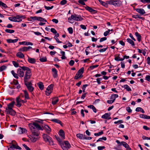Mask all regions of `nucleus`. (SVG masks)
<instances>
[{
    "mask_svg": "<svg viewBox=\"0 0 150 150\" xmlns=\"http://www.w3.org/2000/svg\"><path fill=\"white\" fill-rule=\"evenodd\" d=\"M20 67L24 71H25L24 78V83L28 82V81L32 76L31 69L29 67L25 66L21 67Z\"/></svg>",
    "mask_w": 150,
    "mask_h": 150,
    "instance_id": "obj_1",
    "label": "nucleus"
},
{
    "mask_svg": "<svg viewBox=\"0 0 150 150\" xmlns=\"http://www.w3.org/2000/svg\"><path fill=\"white\" fill-rule=\"evenodd\" d=\"M108 4L113 5L115 6H120L122 4L121 1L119 0H109L106 1Z\"/></svg>",
    "mask_w": 150,
    "mask_h": 150,
    "instance_id": "obj_2",
    "label": "nucleus"
},
{
    "mask_svg": "<svg viewBox=\"0 0 150 150\" xmlns=\"http://www.w3.org/2000/svg\"><path fill=\"white\" fill-rule=\"evenodd\" d=\"M16 105L18 107H20L22 105V103H24L27 102V100H22L20 96H18L16 98Z\"/></svg>",
    "mask_w": 150,
    "mask_h": 150,
    "instance_id": "obj_3",
    "label": "nucleus"
},
{
    "mask_svg": "<svg viewBox=\"0 0 150 150\" xmlns=\"http://www.w3.org/2000/svg\"><path fill=\"white\" fill-rule=\"evenodd\" d=\"M61 146L63 150H68V149L71 147L70 144L67 141H64L63 143L61 144Z\"/></svg>",
    "mask_w": 150,
    "mask_h": 150,
    "instance_id": "obj_4",
    "label": "nucleus"
},
{
    "mask_svg": "<svg viewBox=\"0 0 150 150\" xmlns=\"http://www.w3.org/2000/svg\"><path fill=\"white\" fill-rule=\"evenodd\" d=\"M116 142L118 144V146H120L121 145H122L127 150H131V148L126 142L123 141L120 142L118 140H116Z\"/></svg>",
    "mask_w": 150,
    "mask_h": 150,
    "instance_id": "obj_5",
    "label": "nucleus"
},
{
    "mask_svg": "<svg viewBox=\"0 0 150 150\" xmlns=\"http://www.w3.org/2000/svg\"><path fill=\"white\" fill-rule=\"evenodd\" d=\"M27 87L28 91L33 94L32 92L34 90V88L32 86V84L31 81L24 83Z\"/></svg>",
    "mask_w": 150,
    "mask_h": 150,
    "instance_id": "obj_6",
    "label": "nucleus"
},
{
    "mask_svg": "<svg viewBox=\"0 0 150 150\" xmlns=\"http://www.w3.org/2000/svg\"><path fill=\"white\" fill-rule=\"evenodd\" d=\"M54 85L51 84L47 88L45 91V94L46 95L48 96L52 92Z\"/></svg>",
    "mask_w": 150,
    "mask_h": 150,
    "instance_id": "obj_7",
    "label": "nucleus"
},
{
    "mask_svg": "<svg viewBox=\"0 0 150 150\" xmlns=\"http://www.w3.org/2000/svg\"><path fill=\"white\" fill-rule=\"evenodd\" d=\"M15 144H11L9 148L8 149V150L10 149V150H14V149H17L21 150V147L19 146L18 145H15Z\"/></svg>",
    "mask_w": 150,
    "mask_h": 150,
    "instance_id": "obj_8",
    "label": "nucleus"
},
{
    "mask_svg": "<svg viewBox=\"0 0 150 150\" xmlns=\"http://www.w3.org/2000/svg\"><path fill=\"white\" fill-rule=\"evenodd\" d=\"M5 111L7 114H9L11 115H15L16 113L15 111L12 108L6 109Z\"/></svg>",
    "mask_w": 150,
    "mask_h": 150,
    "instance_id": "obj_9",
    "label": "nucleus"
},
{
    "mask_svg": "<svg viewBox=\"0 0 150 150\" xmlns=\"http://www.w3.org/2000/svg\"><path fill=\"white\" fill-rule=\"evenodd\" d=\"M25 71L21 68H18L17 70V73L20 77H23L24 76Z\"/></svg>",
    "mask_w": 150,
    "mask_h": 150,
    "instance_id": "obj_10",
    "label": "nucleus"
},
{
    "mask_svg": "<svg viewBox=\"0 0 150 150\" xmlns=\"http://www.w3.org/2000/svg\"><path fill=\"white\" fill-rule=\"evenodd\" d=\"M30 129H31L32 134L33 135V136L38 137L39 135V134L37 131H36L35 130V127L32 126V127H30Z\"/></svg>",
    "mask_w": 150,
    "mask_h": 150,
    "instance_id": "obj_11",
    "label": "nucleus"
},
{
    "mask_svg": "<svg viewBox=\"0 0 150 150\" xmlns=\"http://www.w3.org/2000/svg\"><path fill=\"white\" fill-rule=\"evenodd\" d=\"M30 126H31V127L32 126H33V127H34L36 129L39 130H43L41 127L38 123H33Z\"/></svg>",
    "mask_w": 150,
    "mask_h": 150,
    "instance_id": "obj_12",
    "label": "nucleus"
},
{
    "mask_svg": "<svg viewBox=\"0 0 150 150\" xmlns=\"http://www.w3.org/2000/svg\"><path fill=\"white\" fill-rule=\"evenodd\" d=\"M85 8L86 10L88 11L91 13L94 14L97 13V11L93 9L91 7L88 6L85 7Z\"/></svg>",
    "mask_w": 150,
    "mask_h": 150,
    "instance_id": "obj_13",
    "label": "nucleus"
},
{
    "mask_svg": "<svg viewBox=\"0 0 150 150\" xmlns=\"http://www.w3.org/2000/svg\"><path fill=\"white\" fill-rule=\"evenodd\" d=\"M32 48V47L30 46L28 47L24 46L23 47L21 48L19 50L22 52H26L29 50V49Z\"/></svg>",
    "mask_w": 150,
    "mask_h": 150,
    "instance_id": "obj_14",
    "label": "nucleus"
},
{
    "mask_svg": "<svg viewBox=\"0 0 150 150\" xmlns=\"http://www.w3.org/2000/svg\"><path fill=\"white\" fill-rule=\"evenodd\" d=\"M59 134L61 137L62 139H65V134L64 132L62 129H60L59 132Z\"/></svg>",
    "mask_w": 150,
    "mask_h": 150,
    "instance_id": "obj_15",
    "label": "nucleus"
},
{
    "mask_svg": "<svg viewBox=\"0 0 150 150\" xmlns=\"http://www.w3.org/2000/svg\"><path fill=\"white\" fill-rule=\"evenodd\" d=\"M136 11L141 15H143L145 13L144 10L142 8H137L135 9Z\"/></svg>",
    "mask_w": 150,
    "mask_h": 150,
    "instance_id": "obj_16",
    "label": "nucleus"
},
{
    "mask_svg": "<svg viewBox=\"0 0 150 150\" xmlns=\"http://www.w3.org/2000/svg\"><path fill=\"white\" fill-rule=\"evenodd\" d=\"M43 128L48 133H49L51 131V129L47 125H45Z\"/></svg>",
    "mask_w": 150,
    "mask_h": 150,
    "instance_id": "obj_17",
    "label": "nucleus"
},
{
    "mask_svg": "<svg viewBox=\"0 0 150 150\" xmlns=\"http://www.w3.org/2000/svg\"><path fill=\"white\" fill-rule=\"evenodd\" d=\"M101 118L103 119H107L108 120H109L111 119L110 115L108 113H106L103 115L101 117Z\"/></svg>",
    "mask_w": 150,
    "mask_h": 150,
    "instance_id": "obj_18",
    "label": "nucleus"
},
{
    "mask_svg": "<svg viewBox=\"0 0 150 150\" xmlns=\"http://www.w3.org/2000/svg\"><path fill=\"white\" fill-rule=\"evenodd\" d=\"M38 139V137H36L33 136H31V137L30 138V139L32 142H35Z\"/></svg>",
    "mask_w": 150,
    "mask_h": 150,
    "instance_id": "obj_19",
    "label": "nucleus"
},
{
    "mask_svg": "<svg viewBox=\"0 0 150 150\" xmlns=\"http://www.w3.org/2000/svg\"><path fill=\"white\" fill-rule=\"evenodd\" d=\"M13 21L16 22H20L22 21L21 19H20V17L16 16L13 17Z\"/></svg>",
    "mask_w": 150,
    "mask_h": 150,
    "instance_id": "obj_20",
    "label": "nucleus"
},
{
    "mask_svg": "<svg viewBox=\"0 0 150 150\" xmlns=\"http://www.w3.org/2000/svg\"><path fill=\"white\" fill-rule=\"evenodd\" d=\"M37 85L39 88L41 90H43L44 88V86L43 83L41 82H40L37 83Z\"/></svg>",
    "mask_w": 150,
    "mask_h": 150,
    "instance_id": "obj_21",
    "label": "nucleus"
},
{
    "mask_svg": "<svg viewBox=\"0 0 150 150\" xmlns=\"http://www.w3.org/2000/svg\"><path fill=\"white\" fill-rule=\"evenodd\" d=\"M52 71L53 72V76L54 78H56L57 76V71L55 68L52 69Z\"/></svg>",
    "mask_w": 150,
    "mask_h": 150,
    "instance_id": "obj_22",
    "label": "nucleus"
},
{
    "mask_svg": "<svg viewBox=\"0 0 150 150\" xmlns=\"http://www.w3.org/2000/svg\"><path fill=\"white\" fill-rule=\"evenodd\" d=\"M14 103V101H12L11 103L9 104L8 105V106L7 108H6V109L10 108H12L13 106Z\"/></svg>",
    "mask_w": 150,
    "mask_h": 150,
    "instance_id": "obj_23",
    "label": "nucleus"
},
{
    "mask_svg": "<svg viewBox=\"0 0 150 150\" xmlns=\"http://www.w3.org/2000/svg\"><path fill=\"white\" fill-rule=\"evenodd\" d=\"M47 142L50 145H53L54 144L52 140V138L50 137H48V139L47 140Z\"/></svg>",
    "mask_w": 150,
    "mask_h": 150,
    "instance_id": "obj_24",
    "label": "nucleus"
},
{
    "mask_svg": "<svg viewBox=\"0 0 150 150\" xmlns=\"http://www.w3.org/2000/svg\"><path fill=\"white\" fill-rule=\"evenodd\" d=\"M16 56L20 58H23L25 57L24 54L21 52L17 53Z\"/></svg>",
    "mask_w": 150,
    "mask_h": 150,
    "instance_id": "obj_25",
    "label": "nucleus"
},
{
    "mask_svg": "<svg viewBox=\"0 0 150 150\" xmlns=\"http://www.w3.org/2000/svg\"><path fill=\"white\" fill-rule=\"evenodd\" d=\"M76 137L80 139H84L85 136L82 134H78L76 135Z\"/></svg>",
    "mask_w": 150,
    "mask_h": 150,
    "instance_id": "obj_26",
    "label": "nucleus"
},
{
    "mask_svg": "<svg viewBox=\"0 0 150 150\" xmlns=\"http://www.w3.org/2000/svg\"><path fill=\"white\" fill-rule=\"evenodd\" d=\"M18 39H16L14 40H12L11 39H7L6 40V41L7 42L9 43H15L16 42L18 41Z\"/></svg>",
    "mask_w": 150,
    "mask_h": 150,
    "instance_id": "obj_27",
    "label": "nucleus"
},
{
    "mask_svg": "<svg viewBox=\"0 0 150 150\" xmlns=\"http://www.w3.org/2000/svg\"><path fill=\"white\" fill-rule=\"evenodd\" d=\"M28 62L31 64H33L35 62V60L34 58L28 57Z\"/></svg>",
    "mask_w": 150,
    "mask_h": 150,
    "instance_id": "obj_28",
    "label": "nucleus"
},
{
    "mask_svg": "<svg viewBox=\"0 0 150 150\" xmlns=\"http://www.w3.org/2000/svg\"><path fill=\"white\" fill-rule=\"evenodd\" d=\"M118 96L117 94H112L111 96L110 99H112V100H114V101L115 100L116 98H117Z\"/></svg>",
    "mask_w": 150,
    "mask_h": 150,
    "instance_id": "obj_29",
    "label": "nucleus"
},
{
    "mask_svg": "<svg viewBox=\"0 0 150 150\" xmlns=\"http://www.w3.org/2000/svg\"><path fill=\"white\" fill-rule=\"evenodd\" d=\"M127 41L132 46H134L135 44L134 41L130 38H127Z\"/></svg>",
    "mask_w": 150,
    "mask_h": 150,
    "instance_id": "obj_30",
    "label": "nucleus"
},
{
    "mask_svg": "<svg viewBox=\"0 0 150 150\" xmlns=\"http://www.w3.org/2000/svg\"><path fill=\"white\" fill-rule=\"evenodd\" d=\"M135 35L137 37V39L139 42H140L141 40V35L137 32L135 33Z\"/></svg>",
    "mask_w": 150,
    "mask_h": 150,
    "instance_id": "obj_31",
    "label": "nucleus"
},
{
    "mask_svg": "<svg viewBox=\"0 0 150 150\" xmlns=\"http://www.w3.org/2000/svg\"><path fill=\"white\" fill-rule=\"evenodd\" d=\"M52 121L53 122H55L56 123L59 124L61 126H62V123L61 121L60 120L57 119H53L52 120Z\"/></svg>",
    "mask_w": 150,
    "mask_h": 150,
    "instance_id": "obj_32",
    "label": "nucleus"
},
{
    "mask_svg": "<svg viewBox=\"0 0 150 150\" xmlns=\"http://www.w3.org/2000/svg\"><path fill=\"white\" fill-rule=\"evenodd\" d=\"M59 99L57 98H53L52 101V104L53 105H54L56 104V103L58 101Z\"/></svg>",
    "mask_w": 150,
    "mask_h": 150,
    "instance_id": "obj_33",
    "label": "nucleus"
},
{
    "mask_svg": "<svg viewBox=\"0 0 150 150\" xmlns=\"http://www.w3.org/2000/svg\"><path fill=\"white\" fill-rule=\"evenodd\" d=\"M11 73L13 75V76L16 79H18V74H17L15 73L14 70H12L11 71Z\"/></svg>",
    "mask_w": 150,
    "mask_h": 150,
    "instance_id": "obj_34",
    "label": "nucleus"
},
{
    "mask_svg": "<svg viewBox=\"0 0 150 150\" xmlns=\"http://www.w3.org/2000/svg\"><path fill=\"white\" fill-rule=\"evenodd\" d=\"M37 20L38 21L45 22H47L46 20L44 18H42L41 17L37 16Z\"/></svg>",
    "mask_w": 150,
    "mask_h": 150,
    "instance_id": "obj_35",
    "label": "nucleus"
},
{
    "mask_svg": "<svg viewBox=\"0 0 150 150\" xmlns=\"http://www.w3.org/2000/svg\"><path fill=\"white\" fill-rule=\"evenodd\" d=\"M19 129V131L21 132V134L26 133L27 132V130L24 128L20 127Z\"/></svg>",
    "mask_w": 150,
    "mask_h": 150,
    "instance_id": "obj_36",
    "label": "nucleus"
},
{
    "mask_svg": "<svg viewBox=\"0 0 150 150\" xmlns=\"http://www.w3.org/2000/svg\"><path fill=\"white\" fill-rule=\"evenodd\" d=\"M83 20V18L81 17V16H78L76 15V18L75 19V20L76 21H81Z\"/></svg>",
    "mask_w": 150,
    "mask_h": 150,
    "instance_id": "obj_37",
    "label": "nucleus"
},
{
    "mask_svg": "<svg viewBox=\"0 0 150 150\" xmlns=\"http://www.w3.org/2000/svg\"><path fill=\"white\" fill-rule=\"evenodd\" d=\"M98 1L103 6L106 7H107V3H106L102 1L101 0H98Z\"/></svg>",
    "mask_w": 150,
    "mask_h": 150,
    "instance_id": "obj_38",
    "label": "nucleus"
},
{
    "mask_svg": "<svg viewBox=\"0 0 150 150\" xmlns=\"http://www.w3.org/2000/svg\"><path fill=\"white\" fill-rule=\"evenodd\" d=\"M132 17L133 18H134L135 19L140 18V19H141L142 20H143L144 19V18H143L142 17H141L138 15H133L132 16Z\"/></svg>",
    "mask_w": 150,
    "mask_h": 150,
    "instance_id": "obj_39",
    "label": "nucleus"
},
{
    "mask_svg": "<svg viewBox=\"0 0 150 150\" xmlns=\"http://www.w3.org/2000/svg\"><path fill=\"white\" fill-rule=\"evenodd\" d=\"M76 14H74V15H72L71 16V17L68 18V20H71V19H73L75 20V19L76 18Z\"/></svg>",
    "mask_w": 150,
    "mask_h": 150,
    "instance_id": "obj_40",
    "label": "nucleus"
},
{
    "mask_svg": "<svg viewBox=\"0 0 150 150\" xmlns=\"http://www.w3.org/2000/svg\"><path fill=\"white\" fill-rule=\"evenodd\" d=\"M23 92L25 94V98L27 99H29L28 94L27 91L26 90H24L23 91Z\"/></svg>",
    "mask_w": 150,
    "mask_h": 150,
    "instance_id": "obj_41",
    "label": "nucleus"
},
{
    "mask_svg": "<svg viewBox=\"0 0 150 150\" xmlns=\"http://www.w3.org/2000/svg\"><path fill=\"white\" fill-rule=\"evenodd\" d=\"M5 31L7 33H12L14 32V30H10L8 29H5Z\"/></svg>",
    "mask_w": 150,
    "mask_h": 150,
    "instance_id": "obj_42",
    "label": "nucleus"
},
{
    "mask_svg": "<svg viewBox=\"0 0 150 150\" xmlns=\"http://www.w3.org/2000/svg\"><path fill=\"white\" fill-rule=\"evenodd\" d=\"M120 54H118V55L117 57H115V60L118 61H123V59L122 58H120L119 57Z\"/></svg>",
    "mask_w": 150,
    "mask_h": 150,
    "instance_id": "obj_43",
    "label": "nucleus"
},
{
    "mask_svg": "<svg viewBox=\"0 0 150 150\" xmlns=\"http://www.w3.org/2000/svg\"><path fill=\"white\" fill-rule=\"evenodd\" d=\"M39 60L41 62H46L47 61V59L46 57L40 58Z\"/></svg>",
    "mask_w": 150,
    "mask_h": 150,
    "instance_id": "obj_44",
    "label": "nucleus"
},
{
    "mask_svg": "<svg viewBox=\"0 0 150 150\" xmlns=\"http://www.w3.org/2000/svg\"><path fill=\"white\" fill-rule=\"evenodd\" d=\"M48 137H50V136L46 134H44L43 135V138L44 140L46 142H47V140L48 139Z\"/></svg>",
    "mask_w": 150,
    "mask_h": 150,
    "instance_id": "obj_45",
    "label": "nucleus"
},
{
    "mask_svg": "<svg viewBox=\"0 0 150 150\" xmlns=\"http://www.w3.org/2000/svg\"><path fill=\"white\" fill-rule=\"evenodd\" d=\"M124 87H125V88L128 91H131V89L127 85H124Z\"/></svg>",
    "mask_w": 150,
    "mask_h": 150,
    "instance_id": "obj_46",
    "label": "nucleus"
},
{
    "mask_svg": "<svg viewBox=\"0 0 150 150\" xmlns=\"http://www.w3.org/2000/svg\"><path fill=\"white\" fill-rule=\"evenodd\" d=\"M81 76V75L80 74L77 72L74 77V79H77L80 78Z\"/></svg>",
    "mask_w": 150,
    "mask_h": 150,
    "instance_id": "obj_47",
    "label": "nucleus"
},
{
    "mask_svg": "<svg viewBox=\"0 0 150 150\" xmlns=\"http://www.w3.org/2000/svg\"><path fill=\"white\" fill-rule=\"evenodd\" d=\"M84 71V68L83 67H82L77 72L78 73H79L81 75L83 74Z\"/></svg>",
    "mask_w": 150,
    "mask_h": 150,
    "instance_id": "obj_48",
    "label": "nucleus"
},
{
    "mask_svg": "<svg viewBox=\"0 0 150 150\" xmlns=\"http://www.w3.org/2000/svg\"><path fill=\"white\" fill-rule=\"evenodd\" d=\"M107 139L106 137H103L102 138H99L97 141V142H98L100 141H101L102 140L105 141Z\"/></svg>",
    "mask_w": 150,
    "mask_h": 150,
    "instance_id": "obj_49",
    "label": "nucleus"
},
{
    "mask_svg": "<svg viewBox=\"0 0 150 150\" xmlns=\"http://www.w3.org/2000/svg\"><path fill=\"white\" fill-rule=\"evenodd\" d=\"M7 67L5 65H3L0 67V71H2L5 70Z\"/></svg>",
    "mask_w": 150,
    "mask_h": 150,
    "instance_id": "obj_50",
    "label": "nucleus"
},
{
    "mask_svg": "<svg viewBox=\"0 0 150 150\" xmlns=\"http://www.w3.org/2000/svg\"><path fill=\"white\" fill-rule=\"evenodd\" d=\"M12 63L14 66L16 67H19V64L14 61L12 62Z\"/></svg>",
    "mask_w": 150,
    "mask_h": 150,
    "instance_id": "obj_51",
    "label": "nucleus"
},
{
    "mask_svg": "<svg viewBox=\"0 0 150 150\" xmlns=\"http://www.w3.org/2000/svg\"><path fill=\"white\" fill-rule=\"evenodd\" d=\"M67 1L66 0H62L60 2V4L62 5H63L67 4Z\"/></svg>",
    "mask_w": 150,
    "mask_h": 150,
    "instance_id": "obj_52",
    "label": "nucleus"
},
{
    "mask_svg": "<svg viewBox=\"0 0 150 150\" xmlns=\"http://www.w3.org/2000/svg\"><path fill=\"white\" fill-rule=\"evenodd\" d=\"M103 131H101L100 132H99L98 133H95L94 134L95 136H99L103 134Z\"/></svg>",
    "mask_w": 150,
    "mask_h": 150,
    "instance_id": "obj_53",
    "label": "nucleus"
},
{
    "mask_svg": "<svg viewBox=\"0 0 150 150\" xmlns=\"http://www.w3.org/2000/svg\"><path fill=\"white\" fill-rule=\"evenodd\" d=\"M68 30L70 34H71L73 33V28L71 27H69L68 28Z\"/></svg>",
    "mask_w": 150,
    "mask_h": 150,
    "instance_id": "obj_54",
    "label": "nucleus"
},
{
    "mask_svg": "<svg viewBox=\"0 0 150 150\" xmlns=\"http://www.w3.org/2000/svg\"><path fill=\"white\" fill-rule=\"evenodd\" d=\"M110 31V30L108 29L107 31L105 32L104 33V35L105 36H107L109 33Z\"/></svg>",
    "mask_w": 150,
    "mask_h": 150,
    "instance_id": "obj_55",
    "label": "nucleus"
},
{
    "mask_svg": "<svg viewBox=\"0 0 150 150\" xmlns=\"http://www.w3.org/2000/svg\"><path fill=\"white\" fill-rule=\"evenodd\" d=\"M53 6H52L51 7L47 6H44L45 8L47 10H49L52 9L53 8Z\"/></svg>",
    "mask_w": 150,
    "mask_h": 150,
    "instance_id": "obj_56",
    "label": "nucleus"
},
{
    "mask_svg": "<svg viewBox=\"0 0 150 150\" xmlns=\"http://www.w3.org/2000/svg\"><path fill=\"white\" fill-rule=\"evenodd\" d=\"M88 86V85L87 84H85V85H83V86L82 87V89L83 90V92H85L86 88Z\"/></svg>",
    "mask_w": 150,
    "mask_h": 150,
    "instance_id": "obj_57",
    "label": "nucleus"
},
{
    "mask_svg": "<svg viewBox=\"0 0 150 150\" xmlns=\"http://www.w3.org/2000/svg\"><path fill=\"white\" fill-rule=\"evenodd\" d=\"M50 30L52 33L54 34H56L57 33V31L54 28H51L50 29Z\"/></svg>",
    "mask_w": 150,
    "mask_h": 150,
    "instance_id": "obj_58",
    "label": "nucleus"
},
{
    "mask_svg": "<svg viewBox=\"0 0 150 150\" xmlns=\"http://www.w3.org/2000/svg\"><path fill=\"white\" fill-rule=\"evenodd\" d=\"M23 146L26 150H31L30 148L27 146L25 144H23Z\"/></svg>",
    "mask_w": 150,
    "mask_h": 150,
    "instance_id": "obj_59",
    "label": "nucleus"
},
{
    "mask_svg": "<svg viewBox=\"0 0 150 150\" xmlns=\"http://www.w3.org/2000/svg\"><path fill=\"white\" fill-rule=\"evenodd\" d=\"M98 65H93V66H91L90 67V68L92 70L94 68L97 67L98 66Z\"/></svg>",
    "mask_w": 150,
    "mask_h": 150,
    "instance_id": "obj_60",
    "label": "nucleus"
},
{
    "mask_svg": "<svg viewBox=\"0 0 150 150\" xmlns=\"http://www.w3.org/2000/svg\"><path fill=\"white\" fill-rule=\"evenodd\" d=\"M74 63V62L73 60H71L69 63V64L71 66H72L73 65Z\"/></svg>",
    "mask_w": 150,
    "mask_h": 150,
    "instance_id": "obj_61",
    "label": "nucleus"
},
{
    "mask_svg": "<svg viewBox=\"0 0 150 150\" xmlns=\"http://www.w3.org/2000/svg\"><path fill=\"white\" fill-rule=\"evenodd\" d=\"M37 16H31L30 17V18L33 21L37 20Z\"/></svg>",
    "mask_w": 150,
    "mask_h": 150,
    "instance_id": "obj_62",
    "label": "nucleus"
},
{
    "mask_svg": "<svg viewBox=\"0 0 150 150\" xmlns=\"http://www.w3.org/2000/svg\"><path fill=\"white\" fill-rule=\"evenodd\" d=\"M107 48H103V49H100V50H99V52H103L105 51H106V50H107Z\"/></svg>",
    "mask_w": 150,
    "mask_h": 150,
    "instance_id": "obj_63",
    "label": "nucleus"
},
{
    "mask_svg": "<svg viewBox=\"0 0 150 150\" xmlns=\"http://www.w3.org/2000/svg\"><path fill=\"white\" fill-rule=\"evenodd\" d=\"M105 147L104 146H99L98 147V150H102L105 149Z\"/></svg>",
    "mask_w": 150,
    "mask_h": 150,
    "instance_id": "obj_64",
    "label": "nucleus"
}]
</instances>
